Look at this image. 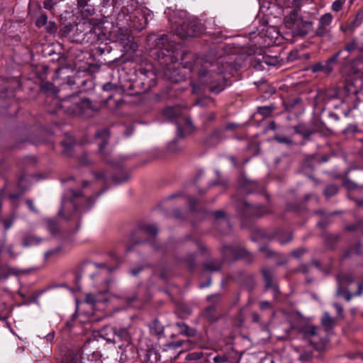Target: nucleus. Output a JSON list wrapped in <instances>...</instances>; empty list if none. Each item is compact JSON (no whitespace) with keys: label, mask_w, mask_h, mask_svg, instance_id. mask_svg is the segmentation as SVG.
Returning <instances> with one entry per match:
<instances>
[{"label":"nucleus","mask_w":363,"mask_h":363,"mask_svg":"<svg viewBox=\"0 0 363 363\" xmlns=\"http://www.w3.org/2000/svg\"><path fill=\"white\" fill-rule=\"evenodd\" d=\"M186 13L180 11L169 18V21L175 33L181 38L194 37L200 34L201 28L196 21L186 20Z\"/></svg>","instance_id":"obj_1"},{"label":"nucleus","mask_w":363,"mask_h":363,"mask_svg":"<svg viewBox=\"0 0 363 363\" xmlns=\"http://www.w3.org/2000/svg\"><path fill=\"white\" fill-rule=\"evenodd\" d=\"M61 107L70 115H84L89 116L97 108L87 99H82L78 95H71L65 99Z\"/></svg>","instance_id":"obj_2"},{"label":"nucleus","mask_w":363,"mask_h":363,"mask_svg":"<svg viewBox=\"0 0 363 363\" xmlns=\"http://www.w3.org/2000/svg\"><path fill=\"white\" fill-rule=\"evenodd\" d=\"M68 196L69 198H64L62 199V207L59 211V215L60 216L64 217L66 219L71 218V216H68L66 213L65 208H67L68 206H73L74 208V210H77L78 207L77 206V202L78 199L83 200L86 202V206L83 207H80L79 208L87 210L94 203V201L91 197L89 198H84L81 192H76L74 190L71 189L68 192Z\"/></svg>","instance_id":"obj_3"},{"label":"nucleus","mask_w":363,"mask_h":363,"mask_svg":"<svg viewBox=\"0 0 363 363\" xmlns=\"http://www.w3.org/2000/svg\"><path fill=\"white\" fill-rule=\"evenodd\" d=\"M149 11L144 8H138L129 15V26L136 30L140 31L147 24Z\"/></svg>","instance_id":"obj_4"},{"label":"nucleus","mask_w":363,"mask_h":363,"mask_svg":"<svg viewBox=\"0 0 363 363\" xmlns=\"http://www.w3.org/2000/svg\"><path fill=\"white\" fill-rule=\"evenodd\" d=\"M301 332L305 339L319 350L325 343V340L320 336V330L313 325H306L302 327Z\"/></svg>","instance_id":"obj_5"},{"label":"nucleus","mask_w":363,"mask_h":363,"mask_svg":"<svg viewBox=\"0 0 363 363\" xmlns=\"http://www.w3.org/2000/svg\"><path fill=\"white\" fill-rule=\"evenodd\" d=\"M341 51L337 52L335 55L328 59L324 63L318 62L314 64L311 69L312 72L315 73L318 72H323L327 74L332 72L333 67L337 63V58L340 55Z\"/></svg>","instance_id":"obj_6"},{"label":"nucleus","mask_w":363,"mask_h":363,"mask_svg":"<svg viewBox=\"0 0 363 363\" xmlns=\"http://www.w3.org/2000/svg\"><path fill=\"white\" fill-rule=\"evenodd\" d=\"M333 17L331 13H327L321 16L318 20V28L315 34L318 36H325L330 32V24Z\"/></svg>","instance_id":"obj_7"},{"label":"nucleus","mask_w":363,"mask_h":363,"mask_svg":"<svg viewBox=\"0 0 363 363\" xmlns=\"http://www.w3.org/2000/svg\"><path fill=\"white\" fill-rule=\"evenodd\" d=\"M313 28V23L309 21H303L301 18L298 23L294 26L291 30L292 35L294 36H304L307 35Z\"/></svg>","instance_id":"obj_8"},{"label":"nucleus","mask_w":363,"mask_h":363,"mask_svg":"<svg viewBox=\"0 0 363 363\" xmlns=\"http://www.w3.org/2000/svg\"><path fill=\"white\" fill-rule=\"evenodd\" d=\"M78 26L83 28L86 33H93L96 37L102 33L101 23L94 24L90 20L83 21V22L80 23Z\"/></svg>","instance_id":"obj_9"},{"label":"nucleus","mask_w":363,"mask_h":363,"mask_svg":"<svg viewBox=\"0 0 363 363\" xmlns=\"http://www.w3.org/2000/svg\"><path fill=\"white\" fill-rule=\"evenodd\" d=\"M116 338L118 341L117 344L121 342V345H119L120 348L124 345H128L131 341L130 334L126 328H116Z\"/></svg>","instance_id":"obj_10"},{"label":"nucleus","mask_w":363,"mask_h":363,"mask_svg":"<svg viewBox=\"0 0 363 363\" xmlns=\"http://www.w3.org/2000/svg\"><path fill=\"white\" fill-rule=\"evenodd\" d=\"M99 335L107 342L116 344L118 341L116 338V328L105 326L99 331Z\"/></svg>","instance_id":"obj_11"},{"label":"nucleus","mask_w":363,"mask_h":363,"mask_svg":"<svg viewBox=\"0 0 363 363\" xmlns=\"http://www.w3.org/2000/svg\"><path fill=\"white\" fill-rule=\"evenodd\" d=\"M337 288L336 291V296H339L343 294V288L345 286L351 284L353 282V279L350 274H340L337 277Z\"/></svg>","instance_id":"obj_12"},{"label":"nucleus","mask_w":363,"mask_h":363,"mask_svg":"<svg viewBox=\"0 0 363 363\" xmlns=\"http://www.w3.org/2000/svg\"><path fill=\"white\" fill-rule=\"evenodd\" d=\"M300 19L301 18L298 16V9H294L285 16L284 25L291 31Z\"/></svg>","instance_id":"obj_13"},{"label":"nucleus","mask_w":363,"mask_h":363,"mask_svg":"<svg viewBox=\"0 0 363 363\" xmlns=\"http://www.w3.org/2000/svg\"><path fill=\"white\" fill-rule=\"evenodd\" d=\"M106 298L104 297V292H99L97 294H86L84 302L94 308L97 303L106 301Z\"/></svg>","instance_id":"obj_14"},{"label":"nucleus","mask_w":363,"mask_h":363,"mask_svg":"<svg viewBox=\"0 0 363 363\" xmlns=\"http://www.w3.org/2000/svg\"><path fill=\"white\" fill-rule=\"evenodd\" d=\"M223 250L226 256L232 255L235 259L242 258L247 254L245 248L239 247L225 246Z\"/></svg>","instance_id":"obj_15"},{"label":"nucleus","mask_w":363,"mask_h":363,"mask_svg":"<svg viewBox=\"0 0 363 363\" xmlns=\"http://www.w3.org/2000/svg\"><path fill=\"white\" fill-rule=\"evenodd\" d=\"M43 239L34 234L27 233L24 235L22 240V245L25 247H33L40 245Z\"/></svg>","instance_id":"obj_16"},{"label":"nucleus","mask_w":363,"mask_h":363,"mask_svg":"<svg viewBox=\"0 0 363 363\" xmlns=\"http://www.w3.org/2000/svg\"><path fill=\"white\" fill-rule=\"evenodd\" d=\"M194 130L193 124L191 120H184V126L182 128L179 124L177 125V138H183L186 134H190Z\"/></svg>","instance_id":"obj_17"},{"label":"nucleus","mask_w":363,"mask_h":363,"mask_svg":"<svg viewBox=\"0 0 363 363\" xmlns=\"http://www.w3.org/2000/svg\"><path fill=\"white\" fill-rule=\"evenodd\" d=\"M118 40L126 50H131L135 51L137 50V45L130 40V36L127 31H125L124 34H120L118 37Z\"/></svg>","instance_id":"obj_18"},{"label":"nucleus","mask_w":363,"mask_h":363,"mask_svg":"<svg viewBox=\"0 0 363 363\" xmlns=\"http://www.w3.org/2000/svg\"><path fill=\"white\" fill-rule=\"evenodd\" d=\"M109 135V131L107 129H103L96 133V138L98 140H101L99 143V149L100 152H102L105 146L107 145Z\"/></svg>","instance_id":"obj_19"},{"label":"nucleus","mask_w":363,"mask_h":363,"mask_svg":"<svg viewBox=\"0 0 363 363\" xmlns=\"http://www.w3.org/2000/svg\"><path fill=\"white\" fill-rule=\"evenodd\" d=\"M203 315L209 322H214L217 320V315L214 306H209L206 307L203 312Z\"/></svg>","instance_id":"obj_20"},{"label":"nucleus","mask_w":363,"mask_h":363,"mask_svg":"<svg viewBox=\"0 0 363 363\" xmlns=\"http://www.w3.org/2000/svg\"><path fill=\"white\" fill-rule=\"evenodd\" d=\"M149 328L150 333L155 335H160L164 331V327L157 320H155L151 322L149 324Z\"/></svg>","instance_id":"obj_21"},{"label":"nucleus","mask_w":363,"mask_h":363,"mask_svg":"<svg viewBox=\"0 0 363 363\" xmlns=\"http://www.w3.org/2000/svg\"><path fill=\"white\" fill-rule=\"evenodd\" d=\"M177 325L179 328V332L182 334H184L188 337H192L196 334V330L193 328H189L184 323H178Z\"/></svg>","instance_id":"obj_22"},{"label":"nucleus","mask_w":363,"mask_h":363,"mask_svg":"<svg viewBox=\"0 0 363 363\" xmlns=\"http://www.w3.org/2000/svg\"><path fill=\"white\" fill-rule=\"evenodd\" d=\"M15 273L14 269L10 268L7 264H0V281Z\"/></svg>","instance_id":"obj_23"},{"label":"nucleus","mask_w":363,"mask_h":363,"mask_svg":"<svg viewBox=\"0 0 363 363\" xmlns=\"http://www.w3.org/2000/svg\"><path fill=\"white\" fill-rule=\"evenodd\" d=\"M47 229L52 235H55L59 231V226L57 222L55 220L48 218L45 220Z\"/></svg>","instance_id":"obj_24"},{"label":"nucleus","mask_w":363,"mask_h":363,"mask_svg":"<svg viewBox=\"0 0 363 363\" xmlns=\"http://www.w3.org/2000/svg\"><path fill=\"white\" fill-rule=\"evenodd\" d=\"M204 269L208 272H217L221 268V263L220 262L212 261L203 264Z\"/></svg>","instance_id":"obj_25"},{"label":"nucleus","mask_w":363,"mask_h":363,"mask_svg":"<svg viewBox=\"0 0 363 363\" xmlns=\"http://www.w3.org/2000/svg\"><path fill=\"white\" fill-rule=\"evenodd\" d=\"M321 323L327 331L332 329L334 325V320L329 315L328 313L324 314Z\"/></svg>","instance_id":"obj_26"},{"label":"nucleus","mask_w":363,"mask_h":363,"mask_svg":"<svg viewBox=\"0 0 363 363\" xmlns=\"http://www.w3.org/2000/svg\"><path fill=\"white\" fill-rule=\"evenodd\" d=\"M262 274L266 282V287L269 288L272 286V273L270 269L264 268Z\"/></svg>","instance_id":"obj_27"},{"label":"nucleus","mask_w":363,"mask_h":363,"mask_svg":"<svg viewBox=\"0 0 363 363\" xmlns=\"http://www.w3.org/2000/svg\"><path fill=\"white\" fill-rule=\"evenodd\" d=\"M189 57L192 58L193 55L190 52H184L181 58V65L185 68L192 69L194 65L187 60Z\"/></svg>","instance_id":"obj_28"},{"label":"nucleus","mask_w":363,"mask_h":363,"mask_svg":"<svg viewBox=\"0 0 363 363\" xmlns=\"http://www.w3.org/2000/svg\"><path fill=\"white\" fill-rule=\"evenodd\" d=\"M296 133L302 135L304 138L309 137L313 132L306 129L304 125H299L294 127Z\"/></svg>","instance_id":"obj_29"},{"label":"nucleus","mask_w":363,"mask_h":363,"mask_svg":"<svg viewBox=\"0 0 363 363\" xmlns=\"http://www.w3.org/2000/svg\"><path fill=\"white\" fill-rule=\"evenodd\" d=\"M337 192V187L335 185L331 184L326 186L324 190V194L327 197L332 196Z\"/></svg>","instance_id":"obj_30"},{"label":"nucleus","mask_w":363,"mask_h":363,"mask_svg":"<svg viewBox=\"0 0 363 363\" xmlns=\"http://www.w3.org/2000/svg\"><path fill=\"white\" fill-rule=\"evenodd\" d=\"M345 3V0H335L332 4L331 9L335 12H338L342 9Z\"/></svg>","instance_id":"obj_31"},{"label":"nucleus","mask_w":363,"mask_h":363,"mask_svg":"<svg viewBox=\"0 0 363 363\" xmlns=\"http://www.w3.org/2000/svg\"><path fill=\"white\" fill-rule=\"evenodd\" d=\"M61 363H80V361L77 354H69Z\"/></svg>","instance_id":"obj_32"},{"label":"nucleus","mask_w":363,"mask_h":363,"mask_svg":"<svg viewBox=\"0 0 363 363\" xmlns=\"http://www.w3.org/2000/svg\"><path fill=\"white\" fill-rule=\"evenodd\" d=\"M62 145L64 146L67 154L69 155V150H72V145H74L73 140L72 138H67L66 140L62 142Z\"/></svg>","instance_id":"obj_33"},{"label":"nucleus","mask_w":363,"mask_h":363,"mask_svg":"<svg viewBox=\"0 0 363 363\" xmlns=\"http://www.w3.org/2000/svg\"><path fill=\"white\" fill-rule=\"evenodd\" d=\"M273 111V108L270 106H262L259 107L258 113L262 115L263 116H267L269 115Z\"/></svg>","instance_id":"obj_34"},{"label":"nucleus","mask_w":363,"mask_h":363,"mask_svg":"<svg viewBox=\"0 0 363 363\" xmlns=\"http://www.w3.org/2000/svg\"><path fill=\"white\" fill-rule=\"evenodd\" d=\"M48 21L47 16L45 14H41L36 20V26L40 28L46 25Z\"/></svg>","instance_id":"obj_35"},{"label":"nucleus","mask_w":363,"mask_h":363,"mask_svg":"<svg viewBox=\"0 0 363 363\" xmlns=\"http://www.w3.org/2000/svg\"><path fill=\"white\" fill-rule=\"evenodd\" d=\"M62 250L60 247H57L53 250H49L45 253V258L48 259L54 255H57Z\"/></svg>","instance_id":"obj_36"},{"label":"nucleus","mask_w":363,"mask_h":363,"mask_svg":"<svg viewBox=\"0 0 363 363\" xmlns=\"http://www.w3.org/2000/svg\"><path fill=\"white\" fill-rule=\"evenodd\" d=\"M145 232L152 236L155 235L157 233V228L154 225H150L145 228Z\"/></svg>","instance_id":"obj_37"},{"label":"nucleus","mask_w":363,"mask_h":363,"mask_svg":"<svg viewBox=\"0 0 363 363\" xmlns=\"http://www.w3.org/2000/svg\"><path fill=\"white\" fill-rule=\"evenodd\" d=\"M43 89L47 91H50L54 94H57L58 91L57 89H56V87L52 85V84L49 83V82L43 84Z\"/></svg>","instance_id":"obj_38"},{"label":"nucleus","mask_w":363,"mask_h":363,"mask_svg":"<svg viewBox=\"0 0 363 363\" xmlns=\"http://www.w3.org/2000/svg\"><path fill=\"white\" fill-rule=\"evenodd\" d=\"M57 0H45L43 6L45 9L51 10L53 6L57 4Z\"/></svg>","instance_id":"obj_39"},{"label":"nucleus","mask_w":363,"mask_h":363,"mask_svg":"<svg viewBox=\"0 0 363 363\" xmlns=\"http://www.w3.org/2000/svg\"><path fill=\"white\" fill-rule=\"evenodd\" d=\"M340 296H344V297L347 301H350L352 297L356 296L354 295V294L351 293L347 289H346L345 288H343V294H341Z\"/></svg>","instance_id":"obj_40"},{"label":"nucleus","mask_w":363,"mask_h":363,"mask_svg":"<svg viewBox=\"0 0 363 363\" xmlns=\"http://www.w3.org/2000/svg\"><path fill=\"white\" fill-rule=\"evenodd\" d=\"M357 47V43L355 40H352L350 43L346 45L345 50L348 52H352Z\"/></svg>","instance_id":"obj_41"},{"label":"nucleus","mask_w":363,"mask_h":363,"mask_svg":"<svg viewBox=\"0 0 363 363\" xmlns=\"http://www.w3.org/2000/svg\"><path fill=\"white\" fill-rule=\"evenodd\" d=\"M228 361V359L226 356L217 355L213 358L214 363H225L227 362Z\"/></svg>","instance_id":"obj_42"},{"label":"nucleus","mask_w":363,"mask_h":363,"mask_svg":"<svg viewBox=\"0 0 363 363\" xmlns=\"http://www.w3.org/2000/svg\"><path fill=\"white\" fill-rule=\"evenodd\" d=\"M275 140L279 143H286V144L291 143V140L289 138H288L286 137H284V136H277L275 138Z\"/></svg>","instance_id":"obj_43"},{"label":"nucleus","mask_w":363,"mask_h":363,"mask_svg":"<svg viewBox=\"0 0 363 363\" xmlns=\"http://www.w3.org/2000/svg\"><path fill=\"white\" fill-rule=\"evenodd\" d=\"M272 305L271 303L267 301H263L259 303V308L261 310H266L271 308Z\"/></svg>","instance_id":"obj_44"},{"label":"nucleus","mask_w":363,"mask_h":363,"mask_svg":"<svg viewBox=\"0 0 363 363\" xmlns=\"http://www.w3.org/2000/svg\"><path fill=\"white\" fill-rule=\"evenodd\" d=\"M46 30L50 33H53L57 30V27L54 23L50 22L49 25L47 26Z\"/></svg>","instance_id":"obj_45"},{"label":"nucleus","mask_w":363,"mask_h":363,"mask_svg":"<svg viewBox=\"0 0 363 363\" xmlns=\"http://www.w3.org/2000/svg\"><path fill=\"white\" fill-rule=\"evenodd\" d=\"M334 308L336 309L339 316L342 318L343 308L340 304L335 303L333 304Z\"/></svg>","instance_id":"obj_46"},{"label":"nucleus","mask_w":363,"mask_h":363,"mask_svg":"<svg viewBox=\"0 0 363 363\" xmlns=\"http://www.w3.org/2000/svg\"><path fill=\"white\" fill-rule=\"evenodd\" d=\"M362 21H363V10L361 11L360 12H359L356 15V18H355V23L357 24H360V23H362Z\"/></svg>","instance_id":"obj_47"},{"label":"nucleus","mask_w":363,"mask_h":363,"mask_svg":"<svg viewBox=\"0 0 363 363\" xmlns=\"http://www.w3.org/2000/svg\"><path fill=\"white\" fill-rule=\"evenodd\" d=\"M176 143H177V140H174L169 144L168 149L169 151H171L172 152H177L179 150V149L175 147Z\"/></svg>","instance_id":"obj_48"},{"label":"nucleus","mask_w":363,"mask_h":363,"mask_svg":"<svg viewBox=\"0 0 363 363\" xmlns=\"http://www.w3.org/2000/svg\"><path fill=\"white\" fill-rule=\"evenodd\" d=\"M26 203L31 211H33L35 213L38 212L37 209L34 207L33 202L31 200L27 199Z\"/></svg>","instance_id":"obj_49"},{"label":"nucleus","mask_w":363,"mask_h":363,"mask_svg":"<svg viewBox=\"0 0 363 363\" xmlns=\"http://www.w3.org/2000/svg\"><path fill=\"white\" fill-rule=\"evenodd\" d=\"M174 111L173 108H167L164 111V115L165 117H171Z\"/></svg>","instance_id":"obj_50"},{"label":"nucleus","mask_w":363,"mask_h":363,"mask_svg":"<svg viewBox=\"0 0 363 363\" xmlns=\"http://www.w3.org/2000/svg\"><path fill=\"white\" fill-rule=\"evenodd\" d=\"M304 252H305L304 249H298L296 250L293 251L292 255L296 257H298L301 255H302Z\"/></svg>","instance_id":"obj_51"},{"label":"nucleus","mask_w":363,"mask_h":363,"mask_svg":"<svg viewBox=\"0 0 363 363\" xmlns=\"http://www.w3.org/2000/svg\"><path fill=\"white\" fill-rule=\"evenodd\" d=\"M219 298H220V297H219V295H218V294L208 296L207 297V300L208 301H214V302L218 301Z\"/></svg>","instance_id":"obj_52"},{"label":"nucleus","mask_w":363,"mask_h":363,"mask_svg":"<svg viewBox=\"0 0 363 363\" xmlns=\"http://www.w3.org/2000/svg\"><path fill=\"white\" fill-rule=\"evenodd\" d=\"M363 294V284L362 283H358V290L356 293H354V295L357 296H361Z\"/></svg>","instance_id":"obj_53"},{"label":"nucleus","mask_w":363,"mask_h":363,"mask_svg":"<svg viewBox=\"0 0 363 363\" xmlns=\"http://www.w3.org/2000/svg\"><path fill=\"white\" fill-rule=\"evenodd\" d=\"M115 88V86L111 83H106L103 86V89L104 91H111Z\"/></svg>","instance_id":"obj_54"},{"label":"nucleus","mask_w":363,"mask_h":363,"mask_svg":"<svg viewBox=\"0 0 363 363\" xmlns=\"http://www.w3.org/2000/svg\"><path fill=\"white\" fill-rule=\"evenodd\" d=\"M143 270L142 267L130 269V272L133 276H137Z\"/></svg>","instance_id":"obj_55"},{"label":"nucleus","mask_w":363,"mask_h":363,"mask_svg":"<svg viewBox=\"0 0 363 363\" xmlns=\"http://www.w3.org/2000/svg\"><path fill=\"white\" fill-rule=\"evenodd\" d=\"M4 224L5 230H7L11 227V225L13 224V220H4Z\"/></svg>","instance_id":"obj_56"},{"label":"nucleus","mask_w":363,"mask_h":363,"mask_svg":"<svg viewBox=\"0 0 363 363\" xmlns=\"http://www.w3.org/2000/svg\"><path fill=\"white\" fill-rule=\"evenodd\" d=\"M359 226H360V223L355 224V225H348V226H347L346 229L347 230H350V231L356 230H357L359 228Z\"/></svg>","instance_id":"obj_57"},{"label":"nucleus","mask_w":363,"mask_h":363,"mask_svg":"<svg viewBox=\"0 0 363 363\" xmlns=\"http://www.w3.org/2000/svg\"><path fill=\"white\" fill-rule=\"evenodd\" d=\"M188 359H196L200 358V356L198 353H191L189 354L187 357Z\"/></svg>","instance_id":"obj_58"},{"label":"nucleus","mask_w":363,"mask_h":363,"mask_svg":"<svg viewBox=\"0 0 363 363\" xmlns=\"http://www.w3.org/2000/svg\"><path fill=\"white\" fill-rule=\"evenodd\" d=\"M71 29H72V26H71V25H69V26H65V28L63 29H62L61 30L62 31L64 35H67L71 31Z\"/></svg>","instance_id":"obj_59"},{"label":"nucleus","mask_w":363,"mask_h":363,"mask_svg":"<svg viewBox=\"0 0 363 363\" xmlns=\"http://www.w3.org/2000/svg\"><path fill=\"white\" fill-rule=\"evenodd\" d=\"M214 216L216 218H221L224 216V212L221 211H216Z\"/></svg>","instance_id":"obj_60"},{"label":"nucleus","mask_w":363,"mask_h":363,"mask_svg":"<svg viewBox=\"0 0 363 363\" xmlns=\"http://www.w3.org/2000/svg\"><path fill=\"white\" fill-rule=\"evenodd\" d=\"M128 179L127 177H124L123 179H118L116 177H113V181L116 183V184H120V183H122L125 181H126Z\"/></svg>","instance_id":"obj_61"},{"label":"nucleus","mask_w":363,"mask_h":363,"mask_svg":"<svg viewBox=\"0 0 363 363\" xmlns=\"http://www.w3.org/2000/svg\"><path fill=\"white\" fill-rule=\"evenodd\" d=\"M224 89V87H218V88H216V87H212L211 88V91H213V92H216V93H219L220 91H221L222 90Z\"/></svg>","instance_id":"obj_62"},{"label":"nucleus","mask_w":363,"mask_h":363,"mask_svg":"<svg viewBox=\"0 0 363 363\" xmlns=\"http://www.w3.org/2000/svg\"><path fill=\"white\" fill-rule=\"evenodd\" d=\"M259 319H260L259 315L257 313H254L252 314V320L254 322H258V321H259Z\"/></svg>","instance_id":"obj_63"},{"label":"nucleus","mask_w":363,"mask_h":363,"mask_svg":"<svg viewBox=\"0 0 363 363\" xmlns=\"http://www.w3.org/2000/svg\"><path fill=\"white\" fill-rule=\"evenodd\" d=\"M287 237H288V239L286 240H280V243L281 244H285L286 242H288L289 241H290L291 240V236L290 235H287Z\"/></svg>","instance_id":"obj_64"}]
</instances>
